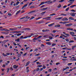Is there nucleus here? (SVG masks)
Instances as JSON below:
<instances>
[{
	"label": "nucleus",
	"instance_id": "nucleus-26",
	"mask_svg": "<svg viewBox=\"0 0 76 76\" xmlns=\"http://www.w3.org/2000/svg\"><path fill=\"white\" fill-rule=\"evenodd\" d=\"M61 7V4H59L58 5V8H60V7Z\"/></svg>",
	"mask_w": 76,
	"mask_h": 76
},
{
	"label": "nucleus",
	"instance_id": "nucleus-18",
	"mask_svg": "<svg viewBox=\"0 0 76 76\" xmlns=\"http://www.w3.org/2000/svg\"><path fill=\"white\" fill-rule=\"evenodd\" d=\"M29 63H30V62L29 61H28L26 65V66H28L29 65Z\"/></svg>",
	"mask_w": 76,
	"mask_h": 76
},
{
	"label": "nucleus",
	"instance_id": "nucleus-22",
	"mask_svg": "<svg viewBox=\"0 0 76 76\" xmlns=\"http://www.w3.org/2000/svg\"><path fill=\"white\" fill-rule=\"evenodd\" d=\"M55 27H60V25L58 24L55 26Z\"/></svg>",
	"mask_w": 76,
	"mask_h": 76
},
{
	"label": "nucleus",
	"instance_id": "nucleus-2",
	"mask_svg": "<svg viewBox=\"0 0 76 76\" xmlns=\"http://www.w3.org/2000/svg\"><path fill=\"white\" fill-rule=\"evenodd\" d=\"M28 16H26V17H23L21 18H20V20H21V19H25V18H27V19H29L30 18V17H29L28 18Z\"/></svg>",
	"mask_w": 76,
	"mask_h": 76
},
{
	"label": "nucleus",
	"instance_id": "nucleus-52",
	"mask_svg": "<svg viewBox=\"0 0 76 76\" xmlns=\"http://www.w3.org/2000/svg\"><path fill=\"white\" fill-rule=\"evenodd\" d=\"M52 70V69H50L49 70V72H51Z\"/></svg>",
	"mask_w": 76,
	"mask_h": 76
},
{
	"label": "nucleus",
	"instance_id": "nucleus-57",
	"mask_svg": "<svg viewBox=\"0 0 76 76\" xmlns=\"http://www.w3.org/2000/svg\"><path fill=\"white\" fill-rule=\"evenodd\" d=\"M10 70H11L12 71L13 70V68L12 67H10Z\"/></svg>",
	"mask_w": 76,
	"mask_h": 76
},
{
	"label": "nucleus",
	"instance_id": "nucleus-50",
	"mask_svg": "<svg viewBox=\"0 0 76 76\" xmlns=\"http://www.w3.org/2000/svg\"><path fill=\"white\" fill-rule=\"evenodd\" d=\"M60 64V63L59 62H57L56 63V65H58V64Z\"/></svg>",
	"mask_w": 76,
	"mask_h": 76
},
{
	"label": "nucleus",
	"instance_id": "nucleus-35",
	"mask_svg": "<svg viewBox=\"0 0 76 76\" xmlns=\"http://www.w3.org/2000/svg\"><path fill=\"white\" fill-rule=\"evenodd\" d=\"M64 1V0H61L59 1V3H61Z\"/></svg>",
	"mask_w": 76,
	"mask_h": 76
},
{
	"label": "nucleus",
	"instance_id": "nucleus-38",
	"mask_svg": "<svg viewBox=\"0 0 76 76\" xmlns=\"http://www.w3.org/2000/svg\"><path fill=\"white\" fill-rule=\"evenodd\" d=\"M19 4V1H17L16 3V6H18V4Z\"/></svg>",
	"mask_w": 76,
	"mask_h": 76
},
{
	"label": "nucleus",
	"instance_id": "nucleus-3",
	"mask_svg": "<svg viewBox=\"0 0 76 76\" xmlns=\"http://www.w3.org/2000/svg\"><path fill=\"white\" fill-rule=\"evenodd\" d=\"M49 31H50V30L47 29L42 30V32H48Z\"/></svg>",
	"mask_w": 76,
	"mask_h": 76
},
{
	"label": "nucleus",
	"instance_id": "nucleus-13",
	"mask_svg": "<svg viewBox=\"0 0 76 76\" xmlns=\"http://www.w3.org/2000/svg\"><path fill=\"white\" fill-rule=\"evenodd\" d=\"M69 23V22L65 21L63 22V25H64V24H66V23Z\"/></svg>",
	"mask_w": 76,
	"mask_h": 76
},
{
	"label": "nucleus",
	"instance_id": "nucleus-27",
	"mask_svg": "<svg viewBox=\"0 0 76 76\" xmlns=\"http://www.w3.org/2000/svg\"><path fill=\"white\" fill-rule=\"evenodd\" d=\"M36 11L35 10L32 11H31L29 13H34V12H35Z\"/></svg>",
	"mask_w": 76,
	"mask_h": 76
},
{
	"label": "nucleus",
	"instance_id": "nucleus-17",
	"mask_svg": "<svg viewBox=\"0 0 76 76\" xmlns=\"http://www.w3.org/2000/svg\"><path fill=\"white\" fill-rule=\"evenodd\" d=\"M75 6H76V5H72L70 7V8H73V7H75Z\"/></svg>",
	"mask_w": 76,
	"mask_h": 76
},
{
	"label": "nucleus",
	"instance_id": "nucleus-23",
	"mask_svg": "<svg viewBox=\"0 0 76 76\" xmlns=\"http://www.w3.org/2000/svg\"><path fill=\"white\" fill-rule=\"evenodd\" d=\"M20 10H19L16 13V15H18V14H19L20 12Z\"/></svg>",
	"mask_w": 76,
	"mask_h": 76
},
{
	"label": "nucleus",
	"instance_id": "nucleus-60",
	"mask_svg": "<svg viewBox=\"0 0 76 76\" xmlns=\"http://www.w3.org/2000/svg\"><path fill=\"white\" fill-rule=\"evenodd\" d=\"M75 47H74V46H72V49H73L74 48H75Z\"/></svg>",
	"mask_w": 76,
	"mask_h": 76
},
{
	"label": "nucleus",
	"instance_id": "nucleus-19",
	"mask_svg": "<svg viewBox=\"0 0 76 76\" xmlns=\"http://www.w3.org/2000/svg\"><path fill=\"white\" fill-rule=\"evenodd\" d=\"M70 34L71 35H75V33L73 32H70Z\"/></svg>",
	"mask_w": 76,
	"mask_h": 76
},
{
	"label": "nucleus",
	"instance_id": "nucleus-33",
	"mask_svg": "<svg viewBox=\"0 0 76 76\" xmlns=\"http://www.w3.org/2000/svg\"><path fill=\"white\" fill-rule=\"evenodd\" d=\"M38 37L37 38H34L33 39V40H37V39H38Z\"/></svg>",
	"mask_w": 76,
	"mask_h": 76
},
{
	"label": "nucleus",
	"instance_id": "nucleus-64",
	"mask_svg": "<svg viewBox=\"0 0 76 76\" xmlns=\"http://www.w3.org/2000/svg\"><path fill=\"white\" fill-rule=\"evenodd\" d=\"M66 30H70V28H68L66 29Z\"/></svg>",
	"mask_w": 76,
	"mask_h": 76
},
{
	"label": "nucleus",
	"instance_id": "nucleus-21",
	"mask_svg": "<svg viewBox=\"0 0 76 76\" xmlns=\"http://www.w3.org/2000/svg\"><path fill=\"white\" fill-rule=\"evenodd\" d=\"M54 23H52L48 25V26H52V25H54Z\"/></svg>",
	"mask_w": 76,
	"mask_h": 76
},
{
	"label": "nucleus",
	"instance_id": "nucleus-62",
	"mask_svg": "<svg viewBox=\"0 0 76 76\" xmlns=\"http://www.w3.org/2000/svg\"><path fill=\"white\" fill-rule=\"evenodd\" d=\"M27 54V53H25L23 54V56H25Z\"/></svg>",
	"mask_w": 76,
	"mask_h": 76
},
{
	"label": "nucleus",
	"instance_id": "nucleus-28",
	"mask_svg": "<svg viewBox=\"0 0 76 76\" xmlns=\"http://www.w3.org/2000/svg\"><path fill=\"white\" fill-rule=\"evenodd\" d=\"M61 16H67V14H62L61 15Z\"/></svg>",
	"mask_w": 76,
	"mask_h": 76
},
{
	"label": "nucleus",
	"instance_id": "nucleus-58",
	"mask_svg": "<svg viewBox=\"0 0 76 76\" xmlns=\"http://www.w3.org/2000/svg\"><path fill=\"white\" fill-rule=\"evenodd\" d=\"M71 11H72V12H75V10H71Z\"/></svg>",
	"mask_w": 76,
	"mask_h": 76
},
{
	"label": "nucleus",
	"instance_id": "nucleus-63",
	"mask_svg": "<svg viewBox=\"0 0 76 76\" xmlns=\"http://www.w3.org/2000/svg\"><path fill=\"white\" fill-rule=\"evenodd\" d=\"M38 61V60H35V61H33V63H35V62H36V61Z\"/></svg>",
	"mask_w": 76,
	"mask_h": 76
},
{
	"label": "nucleus",
	"instance_id": "nucleus-42",
	"mask_svg": "<svg viewBox=\"0 0 76 76\" xmlns=\"http://www.w3.org/2000/svg\"><path fill=\"white\" fill-rule=\"evenodd\" d=\"M69 9V7H68L65 10L66 11H68Z\"/></svg>",
	"mask_w": 76,
	"mask_h": 76
},
{
	"label": "nucleus",
	"instance_id": "nucleus-36",
	"mask_svg": "<svg viewBox=\"0 0 76 76\" xmlns=\"http://www.w3.org/2000/svg\"><path fill=\"white\" fill-rule=\"evenodd\" d=\"M49 38L50 39H53V37L49 36Z\"/></svg>",
	"mask_w": 76,
	"mask_h": 76
},
{
	"label": "nucleus",
	"instance_id": "nucleus-10",
	"mask_svg": "<svg viewBox=\"0 0 76 76\" xmlns=\"http://www.w3.org/2000/svg\"><path fill=\"white\" fill-rule=\"evenodd\" d=\"M69 20H75V19L71 17H69Z\"/></svg>",
	"mask_w": 76,
	"mask_h": 76
},
{
	"label": "nucleus",
	"instance_id": "nucleus-53",
	"mask_svg": "<svg viewBox=\"0 0 76 76\" xmlns=\"http://www.w3.org/2000/svg\"><path fill=\"white\" fill-rule=\"evenodd\" d=\"M39 55H40V54H39V53H38L36 55H35V56H39Z\"/></svg>",
	"mask_w": 76,
	"mask_h": 76
},
{
	"label": "nucleus",
	"instance_id": "nucleus-41",
	"mask_svg": "<svg viewBox=\"0 0 76 76\" xmlns=\"http://www.w3.org/2000/svg\"><path fill=\"white\" fill-rule=\"evenodd\" d=\"M7 32H2V34H7Z\"/></svg>",
	"mask_w": 76,
	"mask_h": 76
},
{
	"label": "nucleus",
	"instance_id": "nucleus-55",
	"mask_svg": "<svg viewBox=\"0 0 76 76\" xmlns=\"http://www.w3.org/2000/svg\"><path fill=\"white\" fill-rule=\"evenodd\" d=\"M42 36H40L39 37H38L37 38L38 39H39V38H42Z\"/></svg>",
	"mask_w": 76,
	"mask_h": 76
},
{
	"label": "nucleus",
	"instance_id": "nucleus-39",
	"mask_svg": "<svg viewBox=\"0 0 76 76\" xmlns=\"http://www.w3.org/2000/svg\"><path fill=\"white\" fill-rule=\"evenodd\" d=\"M65 35L67 36V37H69L70 36V35L69 34L66 33L65 34Z\"/></svg>",
	"mask_w": 76,
	"mask_h": 76
},
{
	"label": "nucleus",
	"instance_id": "nucleus-25",
	"mask_svg": "<svg viewBox=\"0 0 76 76\" xmlns=\"http://www.w3.org/2000/svg\"><path fill=\"white\" fill-rule=\"evenodd\" d=\"M34 18H35L34 16H32L31 18L29 19V20H32V19H34Z\"/></svg>",
	"mask_w": 76,
	"mask_h": 76
},
{
	"label": "nucleus",
	"instance_id": "nucleus-12",
	"mask_svg": "<svg viewBox=\"0 0 76 76\" xmlns=\"http://www.w3.org/2000/svg\"><path fill=\"white\" fill-rule=\"evenodd\" d=\"M18 67V66H16V65L13 66V68L14 69H16Z\"/></svg>",
	"mask_w": 76,
	"mask_h": 76
},
{
	"label": "nucleus",
	"instance_id": "nucleus-49",
	"mask_svg": "<svg viewBox=\"0 0 76 76\" xmlns=\"http://www.w3.org/2000/svg\"><path fill=\"white\" fill-rule=\"evenodd\" d=\"M39 68H38L36 69V71H37V72H38L39 71Z\"/></svg>",
	"mask_w": 76,
	"mask_h": 76
},
{
	"label": "nucleus",
	"instance_id": "nucleus-51",
	"mask_svg": "<svg viewBox=\"0 0 76 76\" xmlns=\"http://www.w3.org/2000/svg\"><path fill=\"white\" fill-rule=\"evenodd\" d=\"M48 37V35H45V36H44V38H47Z\"/></svg>",
	"mask_w": 76,
	"mask_h": 76
},
{
	"label": "nucleus",
	"instance_id": "nucleus-54",
	"mask_svg": "<svg viewBox=\"0 0 76 76\" xmlns=\"http://www.w3.org/2000/svg\"><path fill=\"white\" fill-rule=\"evenodd\" d=\"M52 32L53 33H56V31L54 30Z\"/></svg>",
	"mask_w": 76,
	"mask_h": 76
},
{
	"label": "nucleus",
	"instance_id": "nucleus-8",
	"mask_svg": "<svg viewBox=\"0 0 76 76\" xmlns=\"http://www.w3.org/2000/svg\"><path fill=\"white\" fill-rule=\"evenodd\" d=\"M9 41V39H7L4 41L3 42V44H6L7 42Z\"/></svg>",
	"mask_w": 76,
	"mask_h": 76
},
{
	"label": "nucleus",
	"instance_id": "nucleus-14",
	"mask_svg": "<svg viewBox=\"0 0 76 76\" xmlns=\"http://www.w3.org/2000/svg\"><path fill=\"white\" fill-rule=\"evenodd\" d=\"M47 19H46V20H50V18H51V16H50V17H47Z\"/></svg>",
	"mask_w": 76,
	"mask_h": 76
},
{
	"label": "nucleus",
	"instance_id": "nucleus-6",
	"mask_svg": "<svg viewBox=\"0 0 76 76\" xmlns=\"http://www.w3.org/2000/svg\"><path fill=\"white\" fill-rule=\"evenodd\" d=\"M75 15H76V13H71L70 14V15L72 16H75Z\"/></svg>",
	"mask_w": 76,
	"mask_h": 76
},
{
	"label": "nucleus",
	"instance_id": "nucleus-30",
	"mask_svg": "<svg viewBox=\"0 0 76 76\" xmlns=\"http://www.w3.org/2000/svg\"><path fill=\"white\" fill-rule=\"evenodd\" d=\"M2 55L4 57H6V56H7V55H5L4 53H2Z\"/></svg>",
	"mask_w": 76,
	"mask_h": 76
},
{
	"label": "nucleus",
	"instance_id": "nucleus-15",
	"mask_svg": "<svg viewBox=\"0 0 76 76\" xmlns=\"http://www.w3.org/2000/svg\"><path fill=\"white\" fill-rule=\"evenodd\" d=\"M46 44H47V45H48L49 46H50L51 45V43L50 42H46Z\"/></svg>",
	"mask_w": 76,
	"mask_h": 76
},
{
	"label": "nucleus",
	"instance_id": "nucleus-61",
	"mask_svg": "<svg viewBox=\"0 0 76 76\" xmlns=\"http://www.w3.org/2000/svg\"><path fill=\"white\" fill-rule=\"evenodd\" d=\"M28 38V36H25V37H24V39H25L27 38Z\"/></svg>",
	"mask_w": 76,
	"mask_h": 76
},
{
	"label": "nucleus",
	"instance_id": "nucleus-40",
	"mask_svg": "<svg viewBox=\"0 0 76 76\" xmlns=\"http://www.w3.org/2000/svg\"><path fill=\"white\" fill-rule=\"evenodd\" d=\"M72 63H69L67 64V65H68V66H70V65H72Z\"/></svg>",
	"mask_w": 76,
	"mask_h": 76
},
{
	"label": "nucleus",
	"instance_id": "nucleus-5",
	"mask_svg": "<svg viewBox=\"0 0 76 76\" xmlns=\"http://www.w3.org/2000/svg\"><path fill=\"white\" fill-rule=\"evenodd\" d=\"M68 20V19H67V18H64L61 20H63V21H66Z\"/></svg>",
	"mask_w": 76,
	"mask_h": 76
},
{
	"label": "nucleus",
	"instance_id": "nucleus-44",
	"mask_svg": "<svg viewBox=\"0 0 76 76\" xmlns=\"http://www.w3.org/2000/svg\"><path fill=\"white\" fill-rule=\"evenodd\" d=\"M74 41L73 40H71L69 42V43H70L71 42H73Z\"/></svg>",
	"mask_w": 76,
	"mask_h": 76
},
{
	"label": "nucleus",
	"instance_id": "nucleus-24",
	"mask_svg": "<svg viewBox=\"0 0 76 76\" xmlns=\"http://www.w3.org/2000/svg\"><path fill=\"white\" fill-rule=\"evenodd\" d=\"M4 31H10V30L6 29H4Z\"/></svg>",
	"mask_w": 76,
	"mask_h": 76
},
{
	"label": "nucleus",
	"instance_id": "nucleus-45",
	"mask_svg": "<svg viewBox=\"0 0 76 76\" xmlns=\"http://www.w3.org/2000/svg\"><path fill=\"white\" fill-rule=\"evenodd\" d=\"M56 45V43H53L52 45V46L53 47V46H54V45Z\"/></svg>",
	"mask_w": 76,
	"mask_h": 76
},
{
	"label": "nucleus",
	"instance_id": "nucleus-32",
	"mask_svg": "<svg viewBox=\"0 0 76 76\" xmlns=\"http://www.w3.org/2000/svg\"><path fill=\"white\" fill-rule=\"evenodd\" d=\"M21 34H22L21 33H19L17 34V36H18V37H19V36H20V35H21Z\"/></svg>",
	"mask_w": 76,
	"mask_h": 76
},
{
	"label": "nucleus",
	"instance_id": "nucleus-47",
	"mask_svg": "<svg viewBox=\"0 0 76 76\" xmlns=\"http://www.w3.org/2000/svg\"><path fill=\"white\" fill-rule=\"evenodd\" d=\"M48 9V7H46V8H44L43 9V10H47Z\"/></svg>",
	"mask_w": 76,
	"mask_h": 76
},
{
	"label": "nucleus",
	"instance_id": "nucleus-48",
	"mask_svg": "<svg viewBox=\"0 0 76 76\" xmlns=\"http://www.w3.org/2000/svg\"><path fill=\"white\" fill-rule=\"evenodd\" d=\"M34 7H35L34 6H32L30 7V9H33V8H34Z\"/></svg>",
	"mask_w": 76,
	"mask_h": 76
},
{
	"label": "nucleus",
	"instance_id": "nucleus-56",
	"mask_svg": "<svg viewBox=\"0 0 76 76\" xmlns=\"http://www.w3.org/2000/svg\"><path fill=\"white\" fill-rule=\"evenodd\" d=\"M8 16H11V15H12V14L10 13H9L8 14Z\"/></svg>",
	"mask_w": 76,
	"mask_h": 76
},
{
	"label": "nucleus",
	"instance_id": "nucleus-46",
	"mask_svg": "<svg viewBox=\"0 0 76 76\" xmlns=\"http://www.w3.org/2000/svg\"><path fill=\"white\" fill-rule=\"evenodd\" d=\"M65 40L67 42H69V40L68 39H66Z\"/></svg>",
	"mask_w": 76,
	"mask_h": 76
},
{
	"label": "nucleus",
	"instance_id": "nucleus-7",
	"mask_svg": "<svg viewBox=\"0 0 76 76\" xmlns=\"http://www.w3.org/2000/svg\"><path fill=\"white\" fill-rule=\"evenodd\" d=\"M9 29L10 31H15V30H17V28H9Z\"/></svg>",
	"mask_w": 76,
	"mask_h": 76
},
{
	"label": "nucleus",
	"instance_id": "nucleus-34",
	"mask_svg": "<svg viewBox=\"0 0 76 76\" xmlns=\"http://www.w3.org/2000/svg\"><path fill=\"white\" fill-rule=\"evenodd\" d=\"M45 4V2H42L41 3L40 5H42V4Z\"/></svg>",
	"mask_w": 76,
	"mask_h": 76
},
{
	"label": "nucleus",
	"instance_id": "nucleus-9",
	"mask_svg": "<svg viewBox=\"0 0 76 76\" xmlns=\"http://www.w3.org/2000/svg\"><path fill=\"white\" fill-rule=\"evenodd\" d=\"M63 18V17H58V18H56L55 19L56 20H60V19H62Z\"/></svg>",
	"mask_w": 76,
	"mask_h": 76
},
{
	"label": "nucleus",
	"instance_id": "nucleus-29",
	"mask_svg": "<svg viewBox=\"0 0 76 76\" xmlns=\"http://www.w3.org/2000/svg\"><path fill=\"white\" fill-rule=\"evenodd\" d=\"M46 13V12H42L41 14H42V15H43L44 14H45Z\"/></svg>",
	"mask_w": 76,
	"mask_h": 76
},
{
	"label": "nucleus",
	"instance_id": "nucleus-20",
	"mask_svg": "<svg viewBox=\"0 0 76 76\" xmlns=\"http://www.w3.org/2000/svg\"><path fill=\"white\" fill-rule=\"evenodd\" d=\"M29 69V67H27L26 69L27 70V72H29V69Z\"/></svg>",
	"mask_w": 76,
	"mask_h": 76
},
{
	"label": "nucleus",
	"instance_id": "nucleus-37",
	"mask_svg": "<svg viewBox=\"0 0 76 76\" xmlns=\"http://www.w3.org/2000/svg\"><path fill=\"white\" fill-rule=\"evenodd\" d=\"M20 39H24V37L23 36H21L20 37Z\"/></svg>",
	"mask_w": 76,
	"mask_h": 76
},
{
	"label": "nucleus",
	"instance_id": "nucleus-16",
	"mask_svg": "<svg viewBox=\"0 0 76 76\" xmlns=\"http://www.w3.org/2000/svg\"><path fill=\"white\" fill-rule=\"evenodd\" d=\"M15 41H17V42H19V41H20V39L18 38L17 39H15Z\"/></svg>",
	"mask_w": 76,
	"mask_h": 76
},
{
	"label": "nucleus",
	"instance_id": "nucleus-59",
	"mask_svg": "<svg viewBox=\"0 0 76 76\" xmlns=\"http://www.w3.org/2000/svg\"><path fill=\"white\" fill-rule=\"evenodd\" d=\"M72 61H76V59H73L72 60Z\"/></svg>",
	"mask_w": 76,
	"mask_h": 76
},
{
	"label": "nucleus",
	"instance_id": "nucleus-31",
	"mask_svg": "<svg viewBox=\"0 0 76 76\" xmlns=\"http://www.w3.org/2000/svg\"><path fill=\"white\" fill-rule=\"evenodd\" d=\"M42 65H38L37 66V67H42Z\"/></svg>",
	"mask_w": 76,
	"mask_h": 76
},
{
	"label": "nucleus",
	"instance_id": "nucleus-11",
	"mask_svg": "<svg viewBox=\"0 0 76 76\" xmlns=\"http://www.w3.org/2000/svg\"><path fill=\"white\" fill-rule=\"evenodd\" d=\"M28 6V4H25L22 7V9H24V8L25 7H26V6Z\"/></svg>",
	"mask_w": 76,
	"mask_h": 76
},
{
	"label": "nucleus",
	"instance_id": "nucleus-43",
	"mask_svg": "<svg viewBox=\"0 0 76 76\" xmlns=\"http://www.w3.org/2000/svg\"><path fill=\"white\" fill-rule=\"evenodd\" d=\"M21 56V54H18V57H20Z\"/></svg>",
	"mask_w": 76,
	"mask_h": 76
},
{
	"label": "nucleus",
	"instance_id": "nucleus-4",
	"mask_svg": "<svg viewBox=\"0 0 76 76\" xmlns=\"http://www.w3.org/2000/svg\"><path fill=\"white\" fill-rule=\"evenodd\" d=\"M72 25H73V24L72 23L65 25L66 26H72Z\"/></svg>",
	"mask_w": 76,
	"mask_h": 76
},
{
	"label": "nucleus",
	"instance_id": "nucleus-1",
	"mask_svg": "<svg viewBox=\"0 0 76 76\" xmlns=\"http://www.w3.org/2000/svg\"><path fill=\"white\" fill-rule=\"evenodd\" d=\"M75 0H69V3H70V4H68L67 6H70V5H72V4H73V3L74 2Z\"/></svg>",
	"mask_w": 76,
	"mask_h": 76
}]
</instances>
